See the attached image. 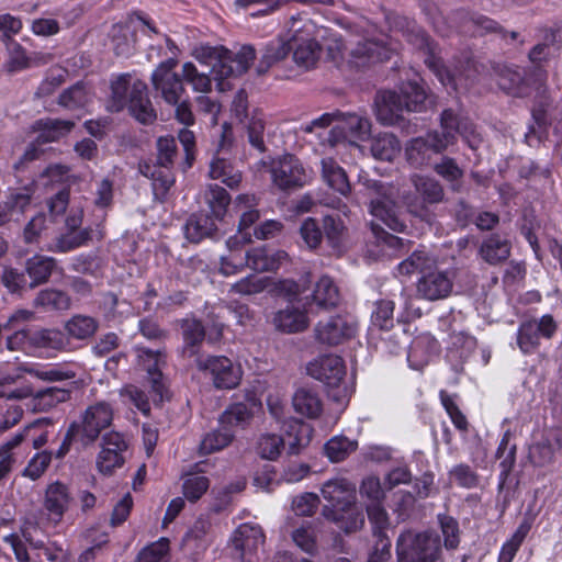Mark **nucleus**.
Here are the masks:
<instances>
[{"mask_svg": "<svg viewBox=\"0 0 562 562\" xmlns=\"http://www.w3.org/2000/svg\"><path fill=\"white\" fill-rule=\"evenodd\" d=\"M412 182L419 196L404 198L407 211L413 216L431 224L435 220V215L430 206L442 202L445 198L443 188L437 180L419 175H414Z\"/></svg>", "mask_w": 562, "mask_h": 562, "instance_id": "obj_8", "label": "nucleus"}, {"mask_svg": "<svg viewBox=\"0 0 562 562\" xmlns=\"http://www.w3.org/2000/svg\"><path fill=\"white\" fill-rule=\"evenodd\" d=\"M233 210L239 217L238 233L250 227L260 217L258 199L254 194H239L234 201Z\"/></svg>", "mask_w": 562, "mask_h": 562, "instance_id": "obj_31", "label": "nucleus"}, {"mask_svg": "<svg viewBox=\"0 0 562 562\" xmlns=\"http://www.w3.org/2000/svg\"><path fill=\"white\" fill-rule=\"evenodd\" d=\"M97 319L87 315H74L66 324L67 334L75 339H86L98 330Z\"/></svg>", "mask_w": 562, "mask_h": 562, "instance_id": "obj_48", "label": "nucleus"}, {"mask_svg": "<svg viewBox=\"0 0 562 562\" xmlns=\"http://www.w3.org/2000/svg\"><path fill=\"white\" fill-rule=\"evenodd\" d=\"M169 541L161 538L158 541L144 548L137 557L136 562H167Z\"/></svg>", "mask_w": 562, "mask_h": 562, "instance_id": "obj_60", "label": "nucleus"}, {"mask_svg": "<svg viewBox=\"0 0 562 562\" xmlns=\"http://www.w3.org/2000/svg\"><path fill=\"white\" fill-rule=\"evenodd\" d=\"M113 419V408L110 403L100 401L89 405L78 422L81 430L80 443L86 447L94 442L101 431L108 428Z\"/></svg>", "mask_w": 562, "mask_h": 562, "instance_id": "obj_10", "label": "nucleus"}, {"mask_svg": "<svg viewBox=\"0 0 562 562\" xmlns=\"http://www.w3.org/2000/svg\"><path fill=\"white\" fill-rule=\"evenodd\" d=\"M70 398V392L65 389L48 387L40 391L34 396V406L41 411H47L59 403Z\"/></svg>", "mask_w": 562, "mask_h": 562, "instance_id": "obj_56", "label": "nucleus"}, {"mask_svg": "<svg viewBox=\"0 0 562 562\" xmlns=\"http://www.w3.org/2000/svg\"><path fill=\"white\" fill-rule=\"evenodd\" d=\"M70 305V297L58 290H43L34 300V306L45 311H66Z\"/></svg>", "mask_w": 562, "mask_h": 562, "instance_id": "obj_46", "label": "nucleus"}, {"mask_svg": "<svg viewBox=\"0 0 562 562\" xmlns=\"http://www.w3.org/2000/svg\"><path fill=\"white\" fill-rule=\"evenodd\" d=\"M215 220L203 213L192 214L183 227L186 238L199 243L205 237H211L217 229Z\"/></svg>", "mask_w": 562, "mask_h": 562, "instance_id": "obj_30", "label": "nucleus"}, {"mask_svg": "<svg viewBox=\"0 0 562 562\" xmlns=\"http://www.w3.org/2000/svg\"><path fill=\"white\" fill-rule=\"evenodd\" d=\"M23 29V22L19 16L10 13L0 14V41L2 44L9 41H15L14 36L18 35Z\"/></svg>", "mask_w": 562, "mask_h": 562, "instance_id": "obj_64", "label": "nucleus"}, {"mask_svg": "<svg viewBox=\"0 0 562 562\" xmlns=\"http://www.w3.org/2000/svg\"><path fill=\"white\" fill-rule=\"evenodd\" d=\"M176 66L177 60L169 58L160 63L151 74L153 87L168 104H178L184 93L181 75L173 70Z\"/></svg>", "mask_w": 562, "mask_h": 562, "instance_id": "obj_13", "label": "nucleus"}, {"mask_svg": "<svg viewBox=\"0 0 562 562\" xmlns=\"http://www.w3.org/2000/svg\"><path fill=\"white\" fill-rule=\"evenodd\" d=\"M375 196L371 199L370 213L378 221L395 232H403L405 224L397 215L395 190L393 187L375 184Z\"/></svg>", "mask_w": 562, "mask_h": 562, "instance_id": "obj_14", "label": "nucleus"}, {"mask_svg": "<svg viewBox=\"0 0 562 562\" xmlns=\"http://www.w3.org/2000/svg\"><path fill=\"white\" fill-rule=\"evenodd\" d=\"M311 429L308 425L297 420L290 419L286 429V437L290 451L292 453L297 452L300 447H303L310 441Z\"/></svg>", "mask_w": 562, "mask_h": 562, "instance_id": "obj_57", "label": "nucleus"}, {"mask_svg": "<svg viewBox=\"0 0 562 562\" xmlns=\"http://www.w3.org/2000/svg\"><path fill=\"white\" fill-rule=\"evenodd\" d=\"M370 121L357 113H340L337 115V123L330 132L331 144L341 138H348L350 142L364 140L370 136Z\"/></svg>", "mask_w": 562, "mask_h": 562, "instance_id": "obj_17", "label": "nucleus"}, {"mask_svg": "<svg viewBox=\"0 0 562 562\" xmlns=\"http://www.w3.org/2000/svg\"><path fill=\"white\" fill-rule=\"evenodd\" d=\"M8 53V60L5 64L7 71L10 74L21 71L31 67V59L26 54L25 48L16 41H9L3 44Z\"/></svg>", "mask_w": 562, "mask_h": 562, "instance_id": "obj_50", "label": "nucleus"}, {"mask_svg": "<svg viewBox=\"0 0 562 562\" xmlns=\"http://www.w3.org/2000/svg\"><path fill=\"white\" fill-rule=\"evenodd\" d=\"M289 30L284 34L271 40L261 52L260 60L256 67L258 75H265L269 69L282 61L290 53Z\"/></svg>", "mask_w": 562, "mask_h": 562, "instance_id": "obj_25", "label": "nucleus"}, {"mask_svg": "<svg viewBox=\"0 0 562 562\" xmlns=\"http://www.w3.org/2000/svg\"><path fill=\"white\" fill-rule=\"evenodd\" d=\"M72 503L69 487L60 481L47 485L44 494L43 507L47 513L48 520L57 525L61 521L65 513Z\"/></svg>", "mask_w": 562, "mask_h": 562, "instance_id": "obj_20", "label": "nucleus"}, {"mask_svg": "<svg viewBox=\"0 0 562 562\" xmlns=\"http://www.w3.org/2000/svg\"><path fill=\"white\" fill-rule=\"evenodd\" d=\"M307 373L328 387H337L346 375V367L339 356L325 355L308 363Z\"/></svg>", "mask_w": 562, "mask_h": 562, "instance_id": "obj_18", "label": "nucleus"}, {"mask_svg": "<svg viewBox=\"0 0 562 562\" xmlns=\"http://www.w3.org/2000/svg\"><path fill=\"white\" fill-rule=\"evenodd\" d=\"M265 543V535L259 526L243 524L233 537V546L240 551L241 558L246 559L257 553L258 549Z\"/></svg>", "mask_w": 562, "mask_h": 562, "instance_id": "obj_26", "label": "nucleus"}, {"mask_svg": "<svg viewBox=\"0 0 562 562\" xmlns=\"http://www.w3.org/2000/svg\"><path fill=\"white\" fill-rule=\"evenodd\" d=\"M137 352L138 361L148 374L153 401L155 403L161 402L166 392L162 373L160 371V367L165 363V357L160 351L154 352L146 348H138Z\"/></svg>", "mask_w": 562, "mask_h": 562, "instance_id": "obj_22", "label": "nucleus"}, {"mask_svg": "<svg viewBox=\"0 0 562 562\" xmlns=\"http://www.w3.org/2000/svg\"><path fill=\"white\" fill-rule=\"evenodd\" d=\"M183 335V353L192 357L196 353V347L203 341L205 333L202 324L196 319H186L181 325Z\"/></svg>", "mask_w": 562, "mask_h": 562, "instance_id": "obj_45", "label": "nucleus"}, {"mask_svg": "<svg viewBox=\"0 0 562 562\" xmlns=\"http://www.w3.org/2000/svg\"><path fill=\"white\" fill-rule=\"evenodd\" d=\"M440 551L439 538L431 532L405 530L396 541L397 562H436Z\"/></svg>", "mask_w": 562, "mask_h": 562, "instance_id": "obj_7", "label": "nucleus"}, {"mask_svg": "<svg viewBox=\"0 0 562 562\" xmlns=\"http://www.w3.org/2000/svg\"><path fill=\"white\" fill-rule=\"evenodd\" d=\"M204 201L209 205L212 216L222 220L227 211L231 198L224 188L217 184H209L204 192Z\"/></svg>", "mask_w": 562, "mask_h": 562, "instance_id": "obj_44", "label": "nucleus"}, {"mask_svg": "<svg viewBox=\"0 0 562 562\" xmlns=\"http://www.w3.org/2000/svg\"><path fill=\"white\" fill-rule=\"evenodd\" d=\"M394 47H386L383 43L363 40L359 41L350 50L349 63L356 67H362L370 61L383 60L390 57Z\"/></svg>", "mask_w": 562, "mask_h": 562, "instance_id": "obj_24", "label": "nucleus"}, {"mask_svg": "<svg viewBox=\"0 0 562 562\" xmlns=\"http://www.w3.org/2000/svg\"><path fill=\"white\" fill-rule=\"evenodd\" d=\"M269 172L274 186L281 190L303 187L308 180L303 164L293 155L272 160Z\"/></svg>", "mask_w": 562, "mask_h": 562, "instance_id": "obj_12", "label": "nucleus"}, {"mask_svg": "<svg viewBox=\"0 0 562 562\" xmlns=\"http://www.w3.org/2000/svg\"><path fill=\"white\" fill-rule=\"evenodd\" d=\"M74 126L75 123L72 121L67 120H38L34 124V130L38 133L36 137V143L45 144L56 142L61 137L66 136L68 133H70Z\"/></svg>", "mask_w": 562, "mask_h": 562, "instance_id": "obj_29", "label": "nucleus"}, {"mask_svg": "<svg viewBox=\"0 0 562 562\" xmlns=\"http://www.w3.org/2000/svg\"><path fill=\"white\" fill-rule=\"evenodd\" d=\"M210 487V480L204 475L188 474L183 476L182 493L189 502L199 501Z\"/></svg>", "mask_w": 562, "mask_h": 562, "instance_id": "obj_55", "label": "nucleus"}, {"mask_svg": "<svg viewBox=\"0 0 562 562\" xmlns=\"http://www.w3.org/2000/svg\"><path fill=\"white\" fill-rule=\"evenodd\" d=\"M195 366L199 371L211 379L216 389L232 390L240 383L241 368L227 357L200 356L195 359Z\"/></svg>", "mask_w": 562, "mask_h": 562, "instance_id": "obj_9", "label": "nucleus"}, {"mask_svg": "<svg viewBox=\"0 0 562 562\" xmlns=\"http://www.w3.org/2000/svg\"><path fill=\"white\" fill-rule=\"evenodd\" d=\"M394 302L390 300H381L376 303L372 313V325L382 329L390 330L394 325L393 318Z\"/></svg>", "mask_w": 562, "mask_h": 562, "instance_id": "obj_59", "label": "nucleus"}, {"mask_svg": "<svg viewBox=\"0 0 562 562\" xmlns=\"http://www.w3.org/2000/svg\"><path fill=\"white\" fill-rule=\"evenodd\" d=\"M557 330L552 316L543 315L540 319L525 322L517 333V345L524 353L533 352L539 346L540 338H551Z\"/></svg>", "mask_w": 562, "mask_h": 562, "instance_id": "obj_16", "label": "nucleus"}, {"mask_svg": "<svg viewBox=\"0 0 562 562\" xmlns=\"http://www.w3.org/2000/svg\"><path fill=\"white\" fill-rule=\"evenodd\" d=\"M4 542L11 547L18 562H41L40 559L31 557L27 552L26 544H29L33 550L44 548V541L42 539H36L31 529H24L22 531V537L16 533L5 536Z\"/></svg>", "mask_w": 562, "mask_h": 562, "instance_id": "obj_27", "label": "nucleus"}, {"mask_svg": "<svg viewBox=\"0 0 562 562\" xmlns=\"http://www.w3.org/2000/svg\"><path fill=\"white\" fill-rule=\"evenodd\" d=\"M284 443L285 439L280 436L262 435L258 442V452L263 459L276 460L280 456Z\"/></svg>", "mask_w": 562, "mask_h": 562, "instance_id": "obj_61", "label": "nucleus"}, {"mask_svg": "<svg viewBox=\"0 0 562 562\" xmlns=\"http://www.w3.org/2000/svg\"><path fill=\"white\" fill-rule=\"evenodd\" d=\"M292 405L297 414L307 418L318 417L323 409L319 396L315 392L304 387L299 389L294 393Z\"/></svg>", "mask_w": 562, "mask_h": 562, "instance_id": "obj_34", "label": "nucleus"}, {"mask_svg": "<svg viewBox=\"0 0 562 562\" xmlns=\"http://www.w3.org/2000/svg\"><path fill=\"white\" fill-rule=\"evenodd\" d=\"M209 176L229 188L237 187L241 181V172L227 158L218 155L210 164Z\"/></svg>", "mask_w": 562, "mask_h": 562, "instance_id": "obj_35", "label": "nucleus"}, {"mask_svg": "<svg viewBox=\"0 0 562 562\" xmlns=\"http://www.w3.org/2000/svg\"><path fill=\"white\" fill-rule=\"evenodd\" d=\"M321 493L327 504L323 516L345 530L353 532L364 524V516L357 506L356 486L346 479L335 477L326 481Z\"/></svg>", "mask_w": 562, "mask_h": 562, "instance_id": "obj_2", "label": "nucleus"}, {"mask_svg": "<svg viewBox=\"0 0 562 562\" xmlns=\"http://www.w3.org/2000/svg\"><path fill=\"white\" fill-rule=\"evenodd\" d=\"M358 447L356 440L345 436H335L325 445V452L333 462H340L346 459Z\"/></svg>", "mask_w": 562, "mask_h": 562, "instance_id": "obj_51", "label": "nucleus"}, {"mask_svg": "<svg viewBox=\"0 0 562 562\" xmlns=\"http://www.w3.org/2000/svg\"><path fill=\"white\" fill-rule=\"evenodd\" d=\"M246 267L258 272H268L279 269L288 260L283 250H271L266 247H257L245 255Z\"/></svg>", "mask_w": 562, "mask_h": 562, "instance_id": "obj_23", "label": "nucleus"}, {"mask_svg": "<svg viewBox=\"0 0 562 562\" xmlns=\"http://www.w3.org/2000/svg\"><path fill=\"white\" fill-rule=\"evenodd\" d=\"M554 436L558 445L561 447L562 441L557 434H549L541 440L535 442L529 448V460L536 467H544L552 462L554 457V449L551 442V437Z\"/></svg>", "mask_w": 562, "mask_h": 562, "instance_id": "obj_43", "label": "nucleus"}, {"mask_svg": "<svg viewBox=\"0 0 562 562\" xmlns=\"http://www.w3.org/2000/svg\"><path fill=\"white\" fill-rule=\"evenodd\" d=\"M371 229L375 238L376 246L381 249L379 254L381 256L392 257L395 256L397 250L403 248V239L389 234L378 223H371Z\"/></svg>", "mask_w": 562, "mask_h": 562, "instance_id": "obj_49", "label": "nucleus"}, {"mask_svg": "<svg viewBox=\"0 0 562 562\" xmlns=\"http://www.w3.org/2000/svg\"><path fill=\"white\" fill-rule=\"evenodd\" d=\"M427 94L424 88L415 82H408L395 91H382L375 98V114L384 125H394L405 112H422L427 108Z\"/></svg>", "mask_w": 562, "mask_h": 562, "instance_id": "obj_3", "label": "nucleus"}, {"mask_svg": "<svg viewBox=\"0 0 562 562\" xmlns=\"http://www.w3.org/2000/svg\"><path fill=\"white\" fill-rule=\"evenodd\" d=\"M191 56L200 64L211 67V72L217 85L220 75L215 68L224 64L225 60H231L232 52L223 46L198 45L192 49Z\"/></svg>", "mask_w": 562, "mask_h": 562, "instance_id": "obj_28", "label": "nucleus"}, {"mask_svg": "<svg viewBox=\"0 0 562 562\" xmlns=\"http://www.w3.org/2000/svg\"><path fill=\"white\" fill-rule=\"evenodd\" d=\"M182 82L189 85L193 92L207 94L212 91V78L209 74L200 71L192 61L183 63L181 67Z\"/></svg>", "mask_w": 562, "mask_h": 562, "instance_id": "obj_40", "label": "nucleus"}, {"mask_svg": "<svg viewBox=\"0 0 562 562\" xmlns=\"http://www.w3.org/2000/svg\"><path fill=\"white\" fill-rule=\"evenodd\" d=\"M112 97L109 110L119 112L128 106L131 114L142 124L153 123L157 115L147 94V86L140 81L132 82L130 75H121L112 82Z\"/></svg>", "mask_w": 562, "mask_h": 562, "instance_id": "obj_4", "label": "nucleus"}, {"mask_svg": "<svg viewBox=\"0 0 562 562\" xmlns=\"http://www.w3.org/2000/svg\"><path fill=\"white\" fill-rule=\"evenodd\" d=\"M339 291L334 280L328 276H322L314 288L312 299L321 308H331L339 302Z\"/></svg>", "mask_w": 562, "mask_h": 562, "instance_id": "obj_37", "label": "nucleus"}, {"mask_svg": "<svg viewBox=\"0 0 562 562\" xmlns=\"http://www.w3.org/2000/svg\"><path fill=\"white\" fill-rule=\"evenodd\" d=\"M426 347L436 349L437 342L429 337H420L413 342L407 358L413 369L422 370L428 363L430 352H424Z\"/></svg>", "mask_w": 562, "mask_h": 562, "instance_id": "obj_53", "label": "nucleus"}, {"mask_svg": "<svg viewBox=\"0 0 562 562\" xmlns=\"http://www.w3.org/2000/svg\"><path fill=\"white\" fill-rule=\"evenodd\" d=\"M453 278L449 270L434 268L425 271L417 281V295L430 302L445 300L452 293Z\"/></svg>", "mask_w": 562, "mask_h": 562, "instance_id": "obj_15", "label": "nucleus"}, {"mask_svg": "<svg viewBox=\"0 0 562 562\" xmlns=\"http://www.w3.org/2000/svg\"><path fill=\"white\" fill-rule=\"evenodd\" d=\"M53 453L48 450L36 452L27 462L22 475L32 481L38 480L48 469Z\"/></svg>", "mask_w": 562, "mask_h": 562, "instance_id": "obj_58", "label": "nucleus"}, {"mask_svg": "<svg viewBox=\"0 0 562 562\" xmlns=\"http://www.w3.org/2000/svg\"><path fill=\"white\" fill-rule=\"evenodd\" d=\"M440 127L441 132H430L426 136L408 142L405 155L411 165L420 167L428 164L434 154H439L453 145L457 135H461L471 148H476L481 143L473 124L468 119L459 117L450 109L442 112Z\"/></svg>", "mask_w": 562, "mask_h": 562, "instance_id": "obj_1", "label": "nucleus"}, {"mask_svg": "<svg viewBox=\"0 0 562 562\" xmlns=\"http://www.w3.org/2000/svg\"><path fill=\"white\" fill-rule=\"evenodd\" d=\"M400 140L393 134H379L372 140L371 153L376 159L392 161L400 154Z\"/></svg>", "mask_w": 562, "mask_h": 562, "instance_id": "obj_42", "label": "nucleus"}, {"mask_svg": "<svg viewBox=\"0 0 562 562\" xmlns=\"http://www.w3.org/2000/svg\"><path fill=\"white\" fill-rule=\"evenodd\" d=\"M91 99V89L82 82H77L59 94L57 103L67 110H79L87 106Z\"/></svg>", "mask_w": 562, "mask_h": 562, "instance_id": "obj_38", "label": "nucleus"}, {"mask_svg": "<svg viewBox=\"0 0 562 562\" xmlns=\"http://www.w3.org/2000/svg\"><path fill=\"white\" fill-rule=\"evenodd\" d=\"M66 345L64 334L57 329H41L32 333L31 347L63 349Z\"/></svg>", "mask_w": 562, "mask_h": 562, "instance_id": "obj_52", "label": "nucleus"}, {"mask_svg": "<svg viewBox=\"0 0 562 562\" xmlns=\"http://www.w3.org/2000/svg\"><path fill=\"white\" fill-rule=\"evenodd\" d=\"M327 30L316 25L312 20L292 19L289 26L290 50L295 65L304 70L316 67L321 55L319 38H324Z\"/></svg>", "mask_w": 562, "mask_h": 562, "instance_id": "obj_6", "label": "nucleus"}, {"mask_svg": "<svg viewBox=\"0 0 562 562\" xmlns=\"http://www.w3.org/2000/svg\"><path fill=\"white\" fill-rule=\"evenodd\" d=\"M92 231L83 228L79 232L68 231L66 234L58 236L53 243H49L45 250L50 252H68L78 247L86 245L92 239Z\"/></svg>", "mask_w": 562, "mask_h": 562, "instance_id": "obj_36", "label": "nucleus"}, {"mask_svg": "<svg viewBox=\"0 0 562 562\" xmlns=\"http://www.w3.org/2000/svg\"><path fill=\"white\" fill-rule=\"evenodd\" d=\"M272 323L277 330L285 334L305 330L310 324L306 303L303 301H291L284 308L279 310L274 314Z\"/></svg>", "mask_w": 562, "mask_h": 562, "instance_id": "obj_19", "label": "nucleus"}, {"mask_svg": "<svg viewBox=\"0 0 562 562\" xmlns=\"http://www.w3.org/2000/svg\"><path fill=\"white\" fill-rule=\"evenodd\" d=\"M323 180L341 195L350 192V184L345 170L333 159L324 158L321 161Z\"/></svg>", "mask_w": 562, "mask_h": 562, "instance_id": "obj_32", "label": "nucleus"}, {"mask_svg": "<svg viewBox=\"0 0 562 562\" xmlns=\"http://www.w3.org/2000/svg\"><path fill=\"white\" fill-rule=\"evenodd\" d=\"M31 202V194L25 191L12 192L0 203V226L18 218Z\"/></svg>", "mask_w": 562, "mask_h": 562, "instance_id": "obj_39", "label": "nucleus"}, {"mask_svg": "<svg viewBox=\"0 0 562 562\" xmlns=\"http://www.w3.org/2000/svg\"><path fill=\"white\" fill-rule=\"evenodd\" d=\"M356 321L347 315H335L319 321L314 327L315 340L321 345L337 346L353 338Z\"/></svg>", "mask_w": 562, "mask_h": 562, "instance_id": "obj_11", "label": "nucleus"}, {"mask_svg": "<svg viewBox=\"0 0 562 562\" xmlns=\"http://www.w3.org/2000/svg\"><path fill=\"white\" fill-rule=\"evenodd\" d=\"M404 35L407 41L417 48L430 53L425 63L443 86L450 87L453 91L469 89L476 75V68L472 61L467 60L460 65H456L453 69H449L434 55L431 43L422 29L414 24Z\"/></svg>", "mask_w": 562, "mask_h": 562, "instance_id": "obj_5", "label": "nucleus"}, {"mask_svg": "<svg viewBox=\"0 0 562 562\" xmlns=\"http://www.w3.org/2000/svg\"><path fill=\"white\" fill-rule=\"evenodd\" d=\"M234 438V432L228 428H222L209 432L200 443V452L202 454H210L227 447Z\"/></svg>", "mask_w": 562, "mask_h": 562, "instance_id": "obj_54", "label": "nucleus"}, {"mask_svg": "<svg viewBox=\"0 0 562 562\" xmlns=\"http://www.w3.org/2000/svg\"><path fill=\"white\" fill-rule=\"evenodd\" d=\"M55 267L56 260L53 257L35 255L29 258L25 262V271L32 280L31 286L47 282Z\"/></svg>", "mask_w": 562, "mask_h": 562, "instance_id": "obj_33", "label": "nucleus"}, {"mask_svg": "<svg viewBox=\"0 0 562 562\" xmlns=\"http://www.w3.org/2000/svg\"><path fill=\"white\" fill-rule=\"evenodd\" d=\"M256 58V49L251 45H243L235 54L232 53V59L225 60L215 69L220 75V82L217 89L225 91L228 87L225 85V79L238 77L248 71Z\"/></svg>", "mask_w": 562, "mask_h": 562, "instance_id": "obj_21", "label": "nucleus"}, {"mask_svg": "<svg viewBox=\"0 0 562 562\" xmlns=\"http://www.w3.org/2000/svg\"><path fill=\"white\" fill-rule=\"evenodd\" d=\"M142 172L146 177H150L153 179V186L155 190L166 192L175 183V178L168 168L160 167L153 169L150 166L145 165L142 167Z\"/></svg>", "mask_w": 562, "mask_h": 562, "instance_id": "obj_62", "label": "nucleus"}, {"mask_svg": "<svg viewBox=\"0 0 562 562\" xmlns=\"http://www.w3.org/2000/svg\"><path fill=\"white\" fill-rule=\"evenodd\" d=\"M252 417V412L245 403H236L229 406L220 417L222 428L233 431L235 427H244Z\"/></svg>", "mask_w": 562, "mask_h": 562, "instance_id": "obj_47", "label": "nucleus"}, {"mask_svg": "<svg viewBox=\"0 0 562 562\" xmlns=\"http://www.w3.org/2000/svg\"><path fill=\"white\" fill-rule=\"evenodd\" d=\"M246 130H247V136H248L249 144L254 148L259 150L260 153L265 151L266 146H265V139H263V134H265L263 119L258 115H252L246 125Z\"/></svg>", "mask_w": 562, "mask_h": 562, "instance_id": "obj_63", "label": "nucleus"}, {"mask_svg": "<svg viewBox=\"0 0 562 562\" xmlns=\"http://www.w3.org/2000/svg\"><path fill=\"white\" fill-rule=\"evenodd\" d=\"M480 254L486 262L496 265L509 257L510 246L507 240L493 235L483 241Z\"/></svg>", "mask_w": 562, "mask_h": 562, "instance_id": "obj_41", "label": "nucleus"}]
</instances>
